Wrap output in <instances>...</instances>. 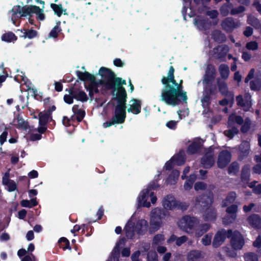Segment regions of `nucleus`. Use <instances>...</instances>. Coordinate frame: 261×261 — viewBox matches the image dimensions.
Wrapping results in <instances>:
<instances>
[{
  "label": "nucleus",
  "mask_w": 261,
  "mask_h": 261,
  "mask_svg": "<svg viewBox=\"0 0 261 261\" xmlns=\"http://www.w3.org/2000/svg\"><path fill=\"white\" fill-rule=\"evenodd\" d=\"M182 83V80L177 83L175 79L167 88H162L160 100L172 107L187 103L188 96L187 92L183 89Z\"/></svg>",
  "instance_id": "f257e3e1"
},
{
  "label": "nucleus",
  "mask_w": 261,
  "mask_h": 261,
  "mask_svg": "<svg viewBox=\"0 0 261 261\" xmlns=\"http://www.w3.org/2000/svg\"><path fill=\"white\" fill-rule=\"evenodd\" d=\"M177 200L172 195L166 196L163 201V205L164 208H155L151 211V219L150 222V233H154L158 231L161 226L163 220L169 215L167 210H173L176 208Z\"/></svg>",
  "instance_id": "f03ea898"
},
{
  "label": "nucleus",
  "mask_w": 261,
  "mask_h": 261,
  "mask_svg": "<svg viewBox=\"0 0 261 261\" xmlns=\"http://www.w3.org/2000/svg\"><path fill=\"white\" fill-rule=\"evenodd\" d=\"M216 76V69L212 64H208L206 68L202 81L203 84V95L201 98L202 105L209 106L211 103V95L217 93V87L213 82Z\"/></svg>",
  "instance_id": "7ed1b4c3"
},
{
  "label": "nucleus",
  "mask_w": 261,
  "mask_h": 261,
  "mask_svg": "<svg viewBox=\"0 0 261 261\" xmlns=\"http://www.w3.org/2000/svg\"><path fill=\"white\" fill-rule=\"evenodd\" d=\"M40 11V8L35 5L29 6L21 7L19 5L14 6L11 10L12 13L11 20L15 24L16 21L22 17H25L28 15L31 16L32 14L37 13Z\"/></svg>",
  "instance_id": "20e7f679"
},
{
  "label": "nucleus",
  "mask_w": 261,
  "mask_h": 261,
  "mask_svg": "<svg viewBox=\"0 0 261 261\" xmlns=\"http://www.w3.org/2000/svg\"><path fill=\"white\" fill-rule=\"evenodd\" d=\"M126 107L116 105L114 108L113 115L109 121L105 122L102 125L105 128L109 127L115 124H122L124 122L126 117Z\"/></svg>",
  "instance_id": "39448f33"
},
{
  "label": "nucleus",
  "mask_w": 261,
  "mask_h": 261,
  "mask_svg": "<svg viewBox=\"0 0 261 261\" xmlns=\"http://www.w3.org/2000/svg\"><path fill=\"white\" fill-rule=\"evenodd\" d=\"M98 74L102 78L99 81L100 84L108 90L112 89L114 81L116 77L115 73L107 67H101L99 69Z\"/></svg>",
  "instance_id": "423d86ee"
},
{
  "label": "nucleus",
  "mask_w": 261,
  "mask_h": 261,
  "mask_svg": "<svg viewBox=\"0 0 261 261\" xmlns=\"http://www.w3.org/2000/svg\"><path fill=\"white\" fill-rule=\"evenodd\" d=\"M214 202V194L212 192L203 194L195 198L196 205L199 206L202 210L210 207Z\"/></svg>",
  "instance_id": "0eeeda50"
},
{
  "label": "nucleus",
  "mask_w": 261,
  "mask_h": 261,
  "mask_svg": "<svg viewBox=\"0 0 261 261\" xmlns=\"http://www.w3.org/2000/svg\"><path fill=\"white\" fill-rule=\"evenodd\" d=\"M232 235V229L225 230L222 228L219 230L215 234L213 242L212 245L214 248H218L220 247L223 243H224L226 238H230Z\"/></svg>",
  "instance_id": "6e6552de"
},
{
  "label": "nucleus",
  "mask_w": 261,
  "mask_h": 261,
  "mask_svg": "<svg viewBox=\"0 0 261 261\" xmlns=\"http://www.w3.org/2000/svg\"><path fill=\"white\" fill-rule=\"evenodd\" d=\"M199 221L198 219L189 215H186L182 217L181 221V227L187 232L192 233L195 229V227L198 225Z\"/></svg>",
  "instance_id": "1a4fd4ad"
},
{
  "label": "nucleus",
  "mask_w": 261,
  "mask_h": 261,
  "mask_svg": "<svg viewBox=\"0 0 261 261\" xmlns=\"http://www.w3.org/2000/svg\"><path fill=\"white\" fill-rule=\"evenodd\" d=\"M225 212L227 213V215L223 218V223L225 225L232 224L237 218L238 205L236 204H232L229 206H227Z\"/></svg>",
  "instance_id": "9d476101"
},
{
  "label": "nucleus",
  "mask_w": 261,
  "mask_h": 261,
  "mask_svg": "<svg viewBox=\"0 0 261 261\" xmlns=\"http://www.w3.org/2000/svg\"><path fill=\"white\" fill-rule=\"evenodd\" d=\"M230 244L232 248L234 250H239L242 249L245 240L242 233L237 230H232V235L230 238Z\"/></svg>",
  "instance_id": "9b49d317"
},
{
  "label": "nucleus",
  "mask_w": 261,
  "mask_h": 261,
  "mask_svg": "<svg viewBox=\"0 0 261 261\" xmlns=\"http://www.w3.org/2000/svg\"><path fill=\"white\" fill-rule=\"evenodd\" d=\"M78 85H81V83L76 80L74 85L69 88L68 90L66 89V91H68L70 94L73 95L74 99L77 101H81L83 102H86L88 99V96L86 93L81 90V87L77 88L75 86Z\"/></svg>",
  "instance_id": "f8f14e48"
},
{
  "label": "nucleus",
  "mask_w": 261,
  "mask_h": 261,
  "mask_svg": "<svg viewBox=\"0 0 261 261\" xmlns=\"http://www.w3.org/2000/svg\"><path fill=\"white\" fill-rule=\"evenodd\" d=\"M231 154L227 150H223L220 152L217 161V166L220 169L226 167L230 163Z\"/></svg>",
  "instance_id": "ddd939ff"
},
{
  "label": "nucleus",
  "mask_w": 261,
  "mask_h": 261,
  "mask_svg": "<svg viewBox=\"0 0 261 261\" xmlns=\"http://www.w3.org/2000/svg\"><path fill=\"white\" fill-rule=\"evenodd\" d=\"M223 30L227 33H231L239 27L238 21L235 20L233 17H228L223 19L221 23Z\"/></svg>",
  "instance_id": "4468645a"
},
{
  "label": "nucleus",
  "mask_w": 261,
  "mask_h": 261,
  "mask_svg": "<svg viewBox=\"0 0 261 261\" xmlns=\"http://www.w3.org/2000/svg\"><path fill=\"white\" fill-rule=\"evenodd\" d=\"M117 91L114 99L117 101V105L126 107L127 93L124 87H120L119 89H116Z\"/></svg>",
  "instance_id": "2eb2a0df"
},
{
  "label": "nucleus",
  "mask_w": 261,
  "mask_h": 261,
  "mask_svg": "<svg viewBox=\"0 0 261 261\" xmlns=\"http://www.w3.org/2000/svg\"><path fill=\"white\" fill-rule=\"evenodd\" d=\"M135 226L136 232L139 236L144 235L147 231L148 229V222L145 219H141L138 220ZM150 228V227H149ZM150 233V231H149Z\"/></svg>",
  "instance_id": "dca6fc26"
},
{
  "label": "nucleus",
  "mask_w": 261,
  "mask_h": 261,
  "mask_svg": "<svg viewBox=\"0 0 261 261\" xmlns=\"http://www.w3.org/2000/svg\"><path fill=\"white\" fill-rule=\"evenodd\" d=\"M174 68L172 66H170L168 72L167 76H163L161 79V83L164 85L163 88H167L168 87L174 82Z\"/></svg>",
  "instance_id": "f3484780"
},
{
  "label": "nucleus",
  "mask_w": 261,
  "mask_h": 261,
  "mask_svg": "<svg viewBox=\"0 0 261 261\" xmlns=\"http://www.w3.org/2000/svg\"><path fill=\"white\" fill-rule=\"evenodd\" d=\"M131 102H133V103L129 105V108L127 109V112L135 115L140 113L141 111V101L138 99L133 98L129 101L130 103Z\"/></svg>",
  "instance_id": "a211bd4d"
},
{
  "label": "nucleus",
  "mask_w": 261,
  "mask_h": 261,
  "mask_svg": "<svg viewBox=\"0 0 261 261\" xmlns=\"http://www.w3.org/2000/svg\"><path fill=\"white\" fill-rule=\"evenodd\" d=\"M215 54L216 55V57L218 59L224 61L227 53L229 51V47L228 45L224 44L222 45H218L217 47L214 49Z\"/></svg>",
  "instance_id": "6ab92c4d"
},
{
  "label": "nucleus",
  "mask_w": 261,
  "mask_h": 261,
  "mask_svg": "<svg viewBox=\"0 0 261 261\" xmlns=\"http://www.w3.org/2000/svg\"><path fill=\"white\" fill-rule=\"evenodd\" d=\"M247 221L254 229L261 227V218L258 214H251L247 218Z\"/></svg>",
  "instance_id": "aec40b11"
},
{
  "label": "nucleus",
  "mask_w": 261,
  "mask_h": 261,
  "mask_svg": "<svg viewBox=\"0 0 261 261\" xmlns=\"http://www.w3.org/2000/svg\"><path fill=\"white\" fill-rule=\"evenodd\" d=\"M211 36L212 39L219 44L225 42L227 39L225 34L223 33L220 30L217 29L212 31Z\"/></svg>",
  "instance_id": "412c9836"
},
{
  "label": "nucleus",
  "mask_w": 261,
  "mask_h": 261,
  "mask_svg": "<svg viewBox=\"0 0 261 261\" xmlns=\"http://www.w3.org/2000/svg\"><path fill=\"white\" fill-rule=\"evenodd\" d=\"M124 230L126 238L128 239L133 240L134 238L136 232L135 223L128 221L125 226Z\"/></svg>",
  "instance_id": "4be33fe9"
},
{
  "label": "nucleus",
  "mask_w": 261,
  "mask_h": 261,
  "mask_svg": "<svg viewBox=\"0 0 261 261\" xmlns=\"http://www.w3.org/2000/svg\"><path fill=\"white\" fill-rule=\"evenodd\" d=\"M237 197V194L234 191L229 192L225 198L222 200L221 202V206L226 207L230 204H232L236 201Z\"/></svg>",
  "instance_id": "5701e85b"
},
{
  "label": "nucleus",
  "mask_w": 261,
  "mask_h": 261,
  "mask_svg": "<svg viewBox=\"0 0 261 261\" xmlns=\"http://www.w3.org/2000/svg\"><path fill=\"white\" fill-rule=\"evenodd\" d=\"M244 122L243 117L240 115H237L236 114H230L228 118L227 125L228 127H231L237 123L238 125H242Z\"/></svg>",
  "instance_id": "b1692460"
},
{
  "label": "nucleus",
  "mask_w": 261,
  "mask_h": 261,
  "mask_svg": "<svg viewBox=\"0 0 261 261\" xmlns=\"http://www.w3.org/2000/svg\"><path fill=\"white\" fill-rule=\"evenodd\" d=\"M149 194V190L146 189L143 190L138 197V201L140 205L143 207H149L150 206V203L147 201V198Z\"/></svg>",
  "instance_id": "393cba45"
},
{
  "label": "nucleus",
  "mask_w": 261,
  "mask_h": 261,
  "mask_svg": "<svg viewBox=\"0 0 261 261\" xmlns=\"http://www.w3.org/2000/svg\"><path fill=\"white\" fill-rule=\"evenodd\" d=\"M205 210L203 215L204 220L206 221H215L217 218V210L214 207H209Z\"/></svg>",
  "instance_id": "a878e982"
},
{
  "label": "nucleus",
  "mask_w": 261,
  "mask_h": 261,
  "mask_svg": "<svg viewBox=\"0 0 261 261\" xmlns=\"http://www.w3.org/2000/svg\"><path fill=\"white\" fill-rule=\"evenodd\" d=\"M201 149V143L200 142L194 141L190 144L187 149V153L188 155H193L198 153Z\"/></svg>",
  "instance_id": "bb28decb"
},
{
  "label": "nucleus",
  "mask_w": 261,
  "mask_h": 261,
  "mask_svg": "<svg viewBox=\"0 0 261 261\" xmlns=\"http://www.w3.org/2000/svg\"><path fill=\"white\" fill-rule=\"evenodd\" d=\"M200 162L204 168H210L215 163L214 157L207 155V154H204L201 158Z\"/></svg>",
  "instance_id": "cd10ccee"
},
{
  "label": "nucleus",
  "mask_w": 261,
  "mask_h": 261,
  "mask_svg": "<svg viewBox=\"0 0 261 261\" xmlns=\"http://www.w3.org/2000/svg\"><path fill=\"white\" fill-rule=\"evenodd\" d=\"M195 24L198 27L199 29L206 31L210 29L212 25V22L208 19H199L195 20Z\"/></svg>",
  "instance_id": "c85d7f7f"
},
{
  "label": "nucleus",
  "mask_w": 261,
  "mask_h": 261,
  "mask_svg": "<svg viewBox=\"0 0 261 261\" xmlns=\"http://www.w3.org/2000/svg\"><path fill=\"white\" fill-rule=\"evenodd\" d=\"M172 158H174V162L178 166L184 165L186 162V154L183 150H179L178 153Z\"/></svg>",
  "instance_id": "c756f323"
},
{
  "label": "nucleus",
  "mask_w": 261,
  "mask_h": 261,
  "mask_svg": "<svg viewBox=\"0 0 261 261\" xmlns=\"http://www.w3.org/2000/svg\"><path fill=\"white\" fill-rule=\"evenodd\" d=\"M211 228V225L208 223H203L199 225L198 227L195 229V236L199 238L206 232Z\"/></svg>",
  "instance_id": "7c9ffc66"
},
{
  "label": "nucleus",
  "mask_w": 261,
  "mask_h": 261,
  "mask_svg": "<svg viewBox=\"0 0 261 261\" xmlns=\"http://www.w3.org/2000/svg\"><path fill=\"white\" fill-rule=\"evenodd\" d=\"M76 75L79 80L84 82H90L94 76L88 71L83 72L80 70L76 71Z\"/></svg>",
  "instance_id": "2f4dec72"
},
{
  "label": "nucleus",
  "mask_w": 261,
  "mask_h": 261,
  "mask_svg": "<svg viewBox=\"0 0 261 261\" xmlns=\"http://www.w3.org/2000/svg\"><path fill=\"white\" fill-rule=\"evenodd\" d=\"M20 32L23 33V34L20 36L21 37H23L24 38H27L30 39H33L36 37L38 35L37 31L32 29H24V32H23V31L21 30Z\"/></svg>",
  "instance_id": "473e14b6"
},
{
  "label": "nucleus",
  "mask_w": 261,
  "mask_h": 261,
  "mask_svg": "<svg viewBox=\"0 0 261 261\" xmlns=\"http://www.w3.org/2000/svg\"><path fill=\"white\" fill-rule=\"evenodd\" d=\"M50 119H52L51 115L46 112L44 113H40L39 115V125L45 126Z\"/></svg>",
  "instance_id": "72a5a7b5"
},
{
  "label": "nucleus",
  "mask_w": 261,
  "mask_h": 261,
  "mask_svg": "<svg viewBox=\"0 0 261 261\" xmlns=\"http://www.w3.org/2000/svg\"><path fill=\"white\" fill-rule=\"evenodd\" d=\"M219 71L221 77L223 79H227L229 74V67L225 64H222L219 67Z\"/></svg>",
  "instance_id": "f704fd0d"
},
{
  "label": "nucleus",
  "mask_w": 261,
  "mask_h": 261,
  "mask_svg": "<svg viewBox=\"0 0 261 261\" xmlns=\"http://www.w3.org/2000/svg\"><path fill=\"white\" fill-rule=\"evenodd\" d=\"M180 172L176 169L172 170L167 178V181L171 184H175L178 180Z\"/></svg>",
  "instance_id": "c9c22d12"
},
{
  "label": "nucleus",
  "mask_w": 261,
  "mask_h": 261,
  "mask_svg": "<svg viewBox=\"0 0 261 261\" xmlns=\"http://www.w3.org/2000/svg\"><path fill=\"white\" fill-rule=\"evenodd\" d=\"M126 81L122 80V78L119 77H116L113 84V87H112L113 94L114 95V92L116 91V89H119L120 87H123V85H126Z\"/></svg>",
  "instance_id": "e433bc0d"
},
{
  "label": "nucleus",
  "mask_w": 261,
  "mask_h": 261,
  "mask_svg": "<svg viewBox=\"0 0 261 261\" xmlns=\"http://www.w3.org/2000/svg\"><path fill=\"white\" fill-rule=\"evenodd\" d=\"M17 39V36L12 32L5 33L2 36V40L8 42H13L16 41Z\"/></svg>",
  "instance_id": "4c0bfd02"
},
{
  "label": "nucleus",
  "mask_w": 261,
  "mask_h": 261,
  "mask_svg": "<svg viewBox=\"0 0 261 261\" xmlns=\"http://www.w3.org/2000/svg\"><path fill=\"white\" fill-rule=\"evenodd\" d=\"M201 252L198 250L191 251L188 256V261H199Z\"/></svg>",
  "instance_id": "58836bf2"
},
{
  "label": "nucleus",
  "mask_w": 261,
  "mask_h": 261,
  "mask_svg": "<svg viewBox=\"0 0 261 261\" xmlns=\"http://www.w3.org/2000/svg\"><path fill=\"white\" fill-rule=\"evenodd\" d=\"M119 244L115 246L111 252V256L107 261H119L120 257V249L118 248Z\"/></svg>",
  "instance_id": "ea45409f"
},
{
  "label": "nucleus",
  "mask_w": 261,
  "mask_h": 261,
  "mask_svg": "<svg viewBox=\"0 0 261 261\" xmlns=\"http://www.w3.org/2000/svg\"><path fill=\"white\" fill-rule=\"evenodd\" d=\"M59 247L62 248L63 250H65L69 249L71 250V247L70 246V242L69 240L65 237L61 238L58 241Z\"/></svg>",
  "instance_id": "a19ab883"
},
{
  "label": "nucleus",
  "mask_w": 261,
  "mask_h": 261,
  "mask_svg": "<svg viewBox=\"0 0 261 261\" xmlns=\"http://www.w3.org/2000/svg\"><path fill=\"white\" fill-rule=\"evenodd\" d=\"M218 87L219 91L221 95L224 96H227L229 93L228 87L226 83L225 82H219L218 81Z\"/></svg>",
  "instance_id": "79ce46f5"
},
{
  "label": "nucleus",
  "mask_w": 261,
  "mask_h": 261,
  "mask_svg": "<svg viewBox=\"0 0 261 261\" xmlns=\"http://www.w3.org/2000/svg\"><path fill=\"white\" fill-rule=\"evenodd\" d=\"M250 88L251 90L259 91L261 88V80L255 78L254 80L251 81L249 83Z\"/></svg>",
  "instance_id": "37998d69"
},
{
  "label": "nucleus",
  "mask_w": 261,
  "mask_h": 261,
  "mask_svg": "<svg viewBox=\"0 0 261 261\" xmlns=\"http://www.w3.org/2000/svg\"><path fill=\"white\" fill-rule=\"evenodd\" d=\"M197 176L195 174H191L184 184V187L186 190L191 189L194 182L196 179Z\"/></svg>",
  "instance_id": "c03bdc74"
},
{
  "label": "nucleus",
  "mask_w": 261,
  "mask_h": 261,
  "mask_svg": "<svg viewBox=\"0 0 261 261\" xmlns=\"http://www.w3.org/2000/svg\"><path fill=\"white\" fill-rule=\"evenodd\" d=\"M230 127V129L225 130L224 134L229 139H232L236 135H237L239 133V131L236 126L232 125Z\"/></svg>",
  "instance_id": "a18cd8bd"
},
{
  "label": "nucleus",
  "mask_w": 261,
  "mask_h": 261,
  "mask_svg": "<svg viewBox=\"0 0 261 261\" xmlns=\"http://www.w3.org/2000/svg\"><path fill=\"white\" fill-rule=\"evenodd\" d=\"M236 101L237 105L241 107H247L249 108L251 106L250 101L248 100L245 101L242 95H239L236 97Z\"/></svg>",
  "instance_id": "49530a36"
},
{
  "label": "nucleus",
  "mask_w": 261,
  "mask_h": 261,
  "mask_svg": "<svg viewBox=\"0 0 261 261\" xmlns=\"http://www.w3.org/2000/svg\"><path fill=\"white\" fill-rule=\"evenodd\" d=\"M239 170V165L238 162H233L228 167V173L230 175L233 174L236 175Z\"/></svg>",
  "instance_id": "de8ad7c7"
},
{
  "label": "nucleus",
  "mask_w": 261,
  "mask_h": 261,
  "mask_svg": "<svg viewBox=\"0 0 261 261\" xmlns=\"http://www.w3.org/2000/svg\"><path fill=\"white\" fill-rule=\"evenodd\" d=\"M241 181L243 182H248L250 179V172L248 168L243 167L241 171Z\"/></svg>",
  "instance_id": "09e8293b"
},
{
  "label": "nucleus",
  "mask_w": 261,
  "mask_h": 261,
  "mask_svg": "<svg viewBox=\"0 0 261 261\" xmlns=\"http://www.w3.org/2000/svg\"><path fill=\"white\" fill-rule=\"evenodd\" d=\"M232 6L231 4H223L220 8V12L221 15L222 16H226L228 15L229 13L230 9Z\"/></svg>",
  "instance_id": "8fccbe9b"
},
{
  "label": "nucleus",
  "mask_w": 261,
  "mask_h": 261,
  "mask_svg": "<svg viewBox=\"0 0 261 261\" xmlns=\"http://www.w3.org/2000/svg\"><path fill=\"white\" fill-rule=\"evenodd\" d=\"M247 22L256 29L259 28L260 25L259 20L254 16H249L247 19Z\"/></svg>",
  "instance_id": "3c124183"
},
{
  "label": "nucleus",
  "mask_w": 261,
  "mask_h": 261,
  "mask_svg": "<svg viewBox=\"0 0 261 261\" xmlns=\"http://www.w3.org/2000/svg\"><path fill=\"white\" fill-rule=\"evenodd\" d=\"M251 122L250 119L249 118H246L242 125L241 127V132L243 133H247L251 127Z\"/></svg>",
  "instance_id": "603ef678"
},
{
  "label": "nucleus",
  "mask_w": 261,
  "mask_h": 261,
  "mask_svg": "<svg viewBox=\"0 0 261 261\" xmlns=\"http://www.w3.org/2000/svg\"><path fill=\"white\" fill-rule=\"evenodd\" d=\"M50 7L54 10L55 13L59 17H60L63 13V8L61 4H51Z\"/></svg>",
  "instance_id": "864d4df0"
},
{
  "label": "nucleus",
  "mask_w": 261,
  "mask_h": 261,
  "mask_svg": "<svg viewBox=\"0 0 261 261\" xmlns=\"http://www.w3.org/2000/svg\"><path fill=\"white\" fill-rule=\"evenodd\" d=\"M16 126L18 128L27 130L29 127L28 122H25L22 118H18Z\"/></svg>",
  "instance_id": "5fc2aeb1"
},
{
  "label": "nucleus",
  "mask_w": 261,
  "mask_h": 261,
  "mask_svg": "<svg viewBox=\"0 0 261 261\" xmlns=\"http://www.w3.org/2000/svg\"><path fill=\"white\" fill-rule=\"evenodd\" d=\"M244 258L245 261H258V257L254 252H248L244 254Z\"/></svg>",
  "instance_id": "6e6d98bb"
},
{
  "label": "nucleus",
  "mask_w": 261,
  "mask_h": 261,
  "mask_svg": "<svg viewBox=\"0 0 261 261\" xmlns=\"http://www.w3.org/2000/svg\"><path fill=\"white\" fill-rule=\"evenodd\" d=\"M62 31V29L58 24L55 25L49 33V37L56 38L58 37L59 33Z\"/></svg>",
  "instance_id": "4d7b16f0"
},
{
  "label": "nucleus",
  "mask_w": 261,
  "mask_h": 261,
  "mask_svg": "<svg viewBox=\"0 0 261 261\" xmlns=\"http://www.w3.org/2000/svg\"><path fill=\"white\" fill-rule=\"evenodd\" d=\"M241 154L243 156H247L249 152V147L247 143L241 144L239 147Z\"/></svg>",
  "instance_id": "13d9d810"
},
{
  "label": "nucleus",
  "mask_w": 261,
  "mask_h": 261,
  "mask_svg": "<svg viewBox=\"0 0 261 261\" xmlns=\"http://www.w3.org/2000/svg\"><path fill=\"white\" fill-rule=\"evenodd\" d=\"M246 9L243 6H239L238 7L232 8L230 10V14L231 15H236L242 13L245 11Z\"/></svg>",
  "instance_id": "bf43d9fd"
},
{
  "label": "nucleus",
  "mask_w": 261,
  "mask_h": 261,
  "mask_svg": "<svg viewBox=\"0 0 261 261\" xmlns=\"http://www.w3.org/2000/svg\"><path fill=\"white\" fill-rule=\"evenodd\" d=\"M147 261H158V256L154 251H149L147 253Z\"/></svg>",
  "instance_id": "052dcab7"
},
{
  "label": "nucleus",
  "mask_w": 261,
  "mask_h": 261,
  "mask_svg": "<svg viewBox=\"0 0 261 261\" xmlns=\"http://www.w3.org/2000/svg\"><path fill=\"white\" fill-rule=\"evenodd\" d=\"M189 204L185 202H180L177 200V203L176 204V208L178 210L185 211L188 209Z\"/></svg>",
  "instance_id": "680f3d73"
},
{
  "label": "nucleus",
  "mask_w": 261,
  "mask_h": 261,
  "mask_svg": "<svg viewBox=\"0 0 261 261\" xmlns=\"http://www.w3.org/2000/svg\"><path fill=\"white\" fill-rule=\"evenodd\" d=\"M85 111L83 110H78L75 112L74 115H76V119L78 122H81L85 116Z\"/></svg>",
  "instance_id": "e2e57ef3"
},
{
  "label": "nucleus",
  "mask_w": 261,
  "mask_h": 261,
  "mask_svg": "<svg viewBox=\"0 0 261 261\" xmlns=\"http://www.w3.org/2000/svg\"><path fill=\"white\" fill-rule=\"evenodd\" d=\"M206 188V184L203 182L198 181L195 184L194 189L195 191L204 190Z\"/></svg>",
  "instance_id": "0e129e2a"
},
{
  "label": "nucleus",
  "mask_w": 261,
  "mask_h": 261,
  "mask_svg": "<svg viewBox=\"0 0 261 261\" xmlns=\"http://www.w3.org/2000/svg\"><path fill=\"white\" fill-rule=\"evenodd\" d=\"M246 47L249 50H255L258 48V44L256 41H250L246 44Z\"/></svg>",
  "instance_id": "69168bd1"
},
{
  "label": "nucleus",
  "mask_w": 261,
  "mask_h": 261,
  "mask_svg": "<svg viewBox=\"0 0 261 261\" xmlns=\"http://www.w3.org/2000/svg\"><path fill=\"white\" fill-rule=\"evenodd\" d=\"M174 158H171L169 161L165 163L164 168L166 170H171L174 165Z\"/></svg>",
  "instance_id": "338daca9"
},
{
  "label": "nucleus",
  "mask_w": 261,
  "mask_h": 261,
  "mask_svg": "<svg viewBox=\"0 0 261 261\" xmlns=\"http://www.w3.org/2000/svg\"><path fill=\"white\" fill-rule=\"evenodd\" d=\"M8 134V128L6 127L2 134L0 135V143L1 145H3L4 142L6 141Z\"/></svg>",
  "instance_id": "774afa93"
}]
</instances>
